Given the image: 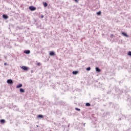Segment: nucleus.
<instances>
[{
  "label": "nucleus",
  "mask_w": 131,
  "mask_h": 131,
  "mask_svg": "<svg viewBox=\"0 0 131 131\" xmlns=\"http://www.w3.org/2000/svg\"><path fill=\"white\" fill-rule=\"evenodd\" d=\"M38 125H37V127H38Z\"/></svg>",
  "instance_id": "obj_24"
},
{
  "label": "nucleus",
  "mask_w": 131,
  "mask_h": 131,
  "mask_svg": "<svg viewBox=\"0 0 131 131\" xmlns=\"http://www.w3.org/2000/svg\"><path fill=\"white\" fill-rule=\"evenodd\" d=\"M29 9L31 11H35V10H36V8H35V7H34L33 6H30V7H29Z\"/></svg>",
  "instance_id": "obj_1"
},
{
  "label": "nucleus",
  "mask_w": 131,
  "mask_h": 131,
  "mask_svg": "<svg viewBox=\"0 0 131 131\" xmlns=\"http://www.w3.org/2000/svg\"><path fill=\"white\" fill-rule=\"evenodd\" d=\"M97 15H98V16H100V15H101V11L97 12Z\"/></svg>",
  "instance_id": "obj_17"
},
{
  "label": "nucleus",
  "mask_w": 131,
  "mask_h": 131,
  "mask_svg": "<svg viewBox=\"0 0 131 131\" xmlns=\"http://www.w3.org/2000/svg\"><path fill=\"white\" fill-rule=\"evenodd\" d=\"M78 73V71H73V74H75V75H76Z\"/></svg>",
  "instance_id": "obj_11"
},
{
  "label": "nucleus",
  "mask_w": 131,
  "mask_h": 131,
  "mask_svg": "<svg viewBox=\"0 0 131 131\" xmlns=\"http://www.w3.org/2000/svg\"><path fill=\"white\" fill-rule=\"evenodd\" d=\"M128 56H131V52L129 51L127 54Z\"/></svg>",
  "instance_id": "obj_18"
},
{
  "label": "nucleus",
  "mask_w": 131,
  "mask_h": 131,
  "mask_svg": "<svg viewBox=\"0 0 131 131\" xmlns=\"http://www.w3.org/2000/svg\"><path fill=\"white\" fill-rule=\"evenodd\" d=\"M50 56H55V52L54 51H52L50 53Z\"/></svg>",
  "instance_id": "obj_6"
},
{
  "label": "nucleus",
  "mask_w": 131,
  "mask_h": 131,
  "mask_svg": "<svg viewBox=\"0 0 131 131\" xmlns=\"http://www.w3.org/2000/svg\"><path fill=\"white\" fill-rule=\"evenodd\" d=\"M4 65H7V63H4Z\"/></svg>",
  "instance_id": "obj_22"
},
{
  "label": "nucleus",
  "mask_w": 131,
  "mask_h": 131,
  "mask_svg": "<svg viewBox=\"0 0 131 131\" xmlns=\"http://www.w3.org/2000/svg\"><path fill=\"white\" fill-rule=\"evenodd\" d=\"M5 120H4V119L1 120V123H5Z\"/></svg>",
  "instance_id": "obj_14"
},
{
  "label": "nucleus",
  "mask_w": 131,
  "mask_h": 131,
  "mask_svg": "<svg viewBox=\"0 0 131 131\" xmlns=\"http://www.w3.org/2000/svg\"><path fill=\"white\" fill-rule=\"evenodd\" d=\"M37 65H38V66H39V65H40V63L38 62V63H37Z\"/></svg>",
  "instance_id": "obj_20"
},
{
  "label": "nucleus",
  "mask_w": 131,
  "mask_h": 131,
  "mask_svg": "<svg viewBox=\"0 0 131 131\" xmlns=\"http://www.w3.org/2000/svg\"><path fill=\"white\" fill-rule=\"evenodd\" d=\"M122 35H123V36H125L126 37H128V35H127V34H126V33L124 32H122Z\"/></svg>",
  "instance_id": "obj_5"
},
{
  "label": "nucleus",
  "mask_w": 131,
  "mask_h": 131,
  "mask_svg": "<svg viewBox=\"0 0 131 131\" xmlns=\"http://www.w3.org/2000/svg\"><path fill=\"white\" fill-rule=\"evenodd\" d=\"M7 82V83H8V84H13V82L12 79H8Z\"/></svg>",
  "instance_id": "obj_3"
},
{
  "label": "nucleus",
  "mask_w": 131,
  "mask_h": 131,
  "mask_svg": "<svg viewBox=\"0 0 131 131\" xmlns=\"http://www.w3.org/2000/svg\"><path fill=\"white\" fill-rule=\"evenodd\" d=\"M75 1L76 2L77 0H75Z\"/></svg>",
  "instance_id": "obj_25"
},
{
  "label": "nucleus",
  "mask_w": 131,
  "mask_h": 131,
  "mask_svg": "<svg viewBox=\"0 0 131 131\" xmlns=\"http://www.w3.org/2000/svg\"><path fill=\"white\" fill-rule=\"evenodd\" d=\"M19 92H20V93H24L25 92V91H24V89L21 88L19 90Z\"/></svg>",
  "instance_id": "obj_10"
},
{
  "label": "nucleus",
  "mask_w": 131,
  "mask_h": 131,
  "mask_svg": "<svg viewBox=\"0 0 131 131\" xmlns=\"http://www.w3.org/2000/svg\"><path fill=\"white\" fill-rule=\"evenodd\" d=\"M112 36H113V35H111Z\"/></svg>",
  "instance_id": "obj_23"
},
{
  "label": "nucleus",
  "mask_w": 131,
  "mask_h": 131,
  "mask_svg": "<svg viewBox=\"0 0 131 131\" xmlns=\"http://www.w3.org/2000/svg\"><path fill=\"white\" fill-rule=\"evenodd\" d=\"M86 106H88V107H89V106H91V104H90L89 103H86Z\"/></svg>",
  "instance_id": "obj_16"
},
{
  "label": "nucleus",
  "mask_w": 131,
  "mask_h": 131,
  "mask_svg": "<svg viewBox=\"0 0 131 131\" xmlns=\"http://www.w3.org/2000/svg\"><path fill=\"white\" fill-rule=\"evenodd\" d=\"M22 86H23L22 84H19V85H17L16 86V88L17 89H20V88H22Z\"/></svg>",
  "instance_id": "obj_8"
},
{
  "label": "nucleus",
  "mask_w": 131,
  "mask_h": 131,
  "mask_svg": "<svg viewBox=\"0 0 131 131\" xmlns=\"http://www.w3.org/2000/svg\"><path fill=\"white\" fill-rule=\"evenodd\" d=\"M96 71L97 72H101V70L99 69L98 67L96 68Z\"/></svg>",
  "instance_id": "obj_7"
},
{
  "label": "nucleus",
  "mask_w": 131,
  "mask_h": 131,
  "mask_svg": "<svg viewBox=\"0 0 131 131\" xmlns=\"http://www.w3.org/2000/svg\"><path fill=\"white\" fill-rule=\"evenodd\" d=\"M38 117L39 118H43V116H42L41 115H38Z\"/></svg>",
  "instance_id": "obj_12"
},
{
  "label": "nucleus",
  "mask_w": 131,
  "mask_h": 131,
  "mask_svg": "<svg viewBox=\"0 0 131 131\" xmlns=\"http://www.w3.org/2000/svg\"><path fill=\"white\" fill-rule=\"evenodd\" d=\"M43 17H44L43 15H41V18L42 19V18H43Z\"/></svg>",
  "instance_id": "obj_21"
},
{
  "label": "nucleus",
  "mask_w": 131,
  "mask_h": 131,
  "mask_svg": "<svg viewBox=\"0 0 131 131\" xmlns=\"http://www.w3.org/2000/svg\"><path fill=\"white\" fill-rule=\"evenodd\" d=\"M30 131H31V130H30Z\"/></svg>",
  "instance_id": "obj_26"
},
{
  "label": "nucleus",
  "mask_w": 131,
  "mask_h": 131,
  "mask_svg": "<svg viewBox=\"0 0 131 131\" xmlns=\"http://www.w3.org/2000/svg\"><path fill=\"white\" fill-rule=\"evenodd\" d=\"M75 110H77V111H80V110L77 107H76Z\"/></svg>",
  "instance_id": "obj_19"
},
{
  "label": "nucleus",
  "mask_w": 131,
  "mask_h": 131,
  "mask_svg": "<svg viewBox=\"0 0 131 131\" xmlns=\"http://www.w3.org/2000/svg\"><path fill=\"white\" fill-rule=\"evenodd\" d=\"M86 70H87V71H90V70H91V67L87 68Z\"/></svg>",
  "instance_id": "obj_15"
},
{
  "label": "nucleus",
  "mask_w": 131,
  "mask_h": 131,
  "mask_svg": "<svg viewBox=\"0 0 131 131\" xmlns=\"http://www.w3.org/2000/svg\"><path fill=\"white\" fill-rule=\"evenodd\" d=\"M3 18H4V19H8V15H5V14H4V15H3Z\"/></svg>",
  "instance_id": "obj_9"
},
{
  "label": "nucleus",
  "mask_w": 131,
  "mask_h": 131,
  "mask_svg": "<svg viewBox=\"0 0 131 131\" xmlns=\"http://www.w3.org/2000/svg\"><path fill=\"white\" fill-rule=\"evenodd\" d=\"M24 53L27 54H30V50H25Z\"/></svg>",
  "instance_id": "obj_4"
},
{
  "label": "nucleus",
  "mask_w": 131,
  "mask_h": 131,
  "mask_svg": "<svg viewBox=\"0 0 131 131\" xmlns=\"http://www.w3.org/2000/svg\"><path fill=\"white\" fill-rule=\"evenodd\" d=\"M20 68H21V69H23V70H25V71H27V70H28L29 69L28 67L24 66L23 67H21Z\"/></svg>",
  "instance_id": "obj_2"
},
{
  "label": "nucleus",
  "mask_w": 131,
  "mask_h": 131,
  "mask_svg": "<svg viewBox=\"0 0 131 131\" xmlns=\"http://www.w3.org/2000/svg\"><path fill=\"white\" fill-rule=\"evenodd\" d=\"M43 5L44 7H48V3H43Z\"/></svg>",
  "instance_id": "obj_13"
}]
</instances>
